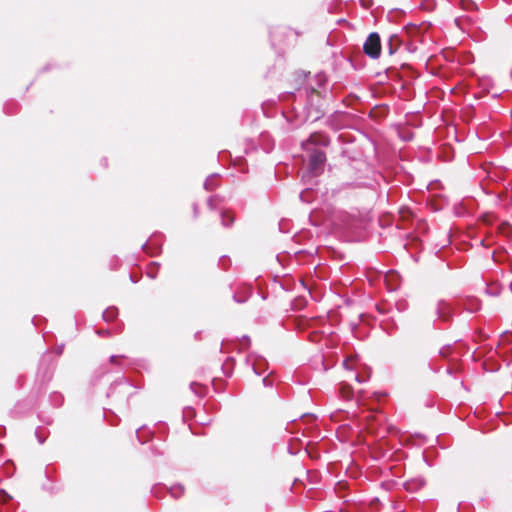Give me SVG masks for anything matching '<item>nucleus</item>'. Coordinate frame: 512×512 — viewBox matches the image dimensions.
Returning <instances> with one entry per match:
<instances>
[{"label": "nucleus", "instance_id": "f257e3e1", "mask_svg": "<svg viewBox=\"0 0 512 512\" xmlns=\"http://www.w3.org/2000/svg\"><path fill=\"white\" fill-rule=\"evenodd\" d=\"M328 96L326 76L322 73L316 74L295 91L283 94L281 100L289 110L284 114L292 113L296 125L307 121L315 122L325 114Z\"/></svg>", "mask_w": 512, "mask_h": 512}, {"label": "nucleus", "instance_id": "f03ea898", "mask_svg": "<svg viewBox=\"0 0 512 512\" xmlns=\"http://www.w3.org/2000/svg\"><path fill=\"white\" fill-rule=\"evenodd\" d=\"M381 49L380 35L377 32L370 33L363 45L364 53L372 59H377L380 57Z\"/></svg>", "mask_w": 512, "mask_h": 512}, {"label": "nucleus", "instance_id": "7ed1b4c3", "mask_svg": "<svg viewBox=\"0 0 512 512\" xmlns=\"http://www.w3.org/2000/svg\"><path fill=\"white\" fill-rule=\"evenodd\" d=\"M330 143L329 137L325 133L315 132L310 135V137L302 143V148L305 151H310L311 149H316L315 146L326 147Z\"/></svg>", "mask_w": 512, "mask_h": 512}, {"label": "nucleus", "instance_id": "20e7f679", "mask_svg": "<svg viewBox=\"0 0 512 512\" xmlns=\"http://www.w3.org/2000/svg\"><path fill=\"white\" fill-rule=\"evenodd\" d=\"M309 152V169L313 173H318L326 161V155L320 149H311Z\"/></svg>", "mask_w": 512, "mask_h": 512}, {"label": "nucleus", "instance_id": "39448f33", "mask_svg": "<svg viewBox=\"0 0 512 512\" xmlns=\"http://www.w3.org/2000/svg\"><path fill=\"white\" fill-rule=\"evenodd\" d=\"M162 490H166L167 492H169L171 497H173L174 499H178L184 494V486L181 484L173 485L169 489L161 485H157L152 488V493L155 497H160V491Z\"/></svg>", "mask_w": 512, "mask_h": 512}, {"label": "nucleus", "instance_id": "423d86ee", "mask_svg": "<svg viewBox=\"0 0 512 512\" xmlns=\"http://www.w3.org/2000/svg\"><path fill=\"white\" fill-rule=\"evenodd\" d=\"M437 317L443 321H448L452 317V308L444 301L440 300L436 308Z\"/></svg>", "mask_w": 512, "mask_h": 512}, {"label": "nucleus", "instance_id": "0eeeda50", "mask_svg": "<svg viewBox=\"0 0 512 512\" xmlns=\"http://www.w3.org/2000/svg\"><path fill=\"white\" fill-rule=\"evenodd\" d=\"M131 389H132V386L126 380H121V381L115 382L110 387L107 395L109 397H112V396L116 395L117 393L125 394V393L129 392Z\"/></svg>", "mask_w": 512, "mask_h": 512}, {"label": "nucleus", "instance_id": "6e6552de", "mask_svg": "<svg viewBox=\"0 0 512 512\" xmlns=\"http://www.w3.org/2000/svg\"><path fill=\"white\" fill-rule=\"evenodd\" d=\"M260 146L265 153H270L274 148V141L268 133H261Z\"/></svg>", "mask_w": 512, "mask_h": 512}, {"label": "nucleus", "instance_id": "1a4fd4ad", "mask_svg": "<svg viewBox=\"0 0 512 512\" xmlns=\"http://www.w3.org/2000/svg\"><path fill=\"white\" fill-rule=\"evenodd\" d=\"M400 46H401L400 37L396 34L390 35L388 42H387V46H386L388 54L389 55L395 54Z\"/></svg>", "mask_w": 512, "mask_h": 512}, {"label": "nucleus", "instance_id": "9d476101", "mask_svg": "<svg viewBox=\"0 0 512 512\" xmlns=\"http://www.w3.org/2000/svg\"><path fill=\"white\" fill-rule=\"evenodd\" d=\"M219 185V175L211 174L209 175L204 182V189L207 191H213Z\"/></svg>", "mask_w": 512, "mask_h": 512}, {"label": "nucleus", "instance_id": "9b49d317", "mask_svg": "<svg viewBox=\"0 0 512 512\" xmlns=\"http://www.w3.org/2000/svg\"><path fill=\"white\" fill-rule=\"evenodd\" d=\"M118 316V309L115 306L108 307L102 314L104 321L111 322Z\"/></svg>", "mask_w": 512, "mask_h": 512}, {"label": "nucleus", "instance_id": "f8f14e48", "mask_svg": "<svg viewBox=\"0 0 512 512\" xmlns=\"http://www.w3.org/2000/svg\"><path fill=\"white\" fill-rule=\"evenodd\" d=\"M339 393L343 399L349 400L353 396V389L347 383H341L339 386Z\"/></svg>", "mask_w": 512, "mask_h": 512}, {"label": "nucleus", "instance_id": "ddd939ff", "mask_svg": "<svg viewBox=\"0 0 512 512\" xmlns=\"http://www.w3.org/2000/svg\"><path fill=\"white\" fill-rule=\"evenodd\" d=\"M136 435H137V438H138L139 442L143 444V443H146L150 439L151 432L148 431L143 426V427H140L139 429H137Z\"/></svg>", "mask_w": 512, "mask_h": 512}, {"label": "nucleus", "instance_id": "4468645a", "mask_svg": "<svg viewBox=\"0 0 512 512\" xmlns=\"http://www.w3.org/2000/svg\"><path fill=\"white\" fill-rule=\"evenodd\" d=\"M250 294H251V289H250V287H246V288H245V290H244V292H243V294H240V295H239V294L235 293V294L233 295V298H234V300H235L237 303H244V302L249 298Z\"/></svg>", "mask_w": 512, "mask_h": 512}, {"label": "nucleus", "instance_id": "2eb2a0df", "mask_svg": "<svg viewBox=\"0 0 512 512\" xmlns=\"http://www.w3.org/2000/svg\"><path fill=\"white\" fill-rule=\"evenodd\" d=\"M221 221L224 227H230L234 222V217L230 216L227 212H221Z\"/></svg>", "mask_w": 512, "mask_h": 512}, {"label": "nucleus", "instance_id": "dca6fc26", "mask_svg": "<svg viewBox=\"0 0 512 512\" xmlns=\"http://www.w3.org/2000/svg\"><path fill=\"white\" fill-rule=\"evenodd\" d=\"M158 266L159 265L157 263H152L147 270V276L150 277L151 279H155L157 275Z\"/></svg>", "mask_w": 512, "mask_h": 512}, {"label": "nucleus", "instance_id": "f3484780", "mask_svg": "<svg viewBox=\"0 0 512 512\" xmlns=\"http://www.w3.org/2000/svg\"><path fill=\"white\" fill-rule=\"evenodd\" d=\"M43 429L42 428H37L36 431H35V435L38 439V442L40 444H43L45 442V439H46V436L43 435Z\"/></svg>", "mask_w": 512, "mask_h": 512}, {"label": "nucleus", "instance_id": "a211bd4d", "mask_svg": "<svg viewBox=\"0 0 512 512\" xmlns=\"http://www.w3.org/2000/svg\"><path fill=\"white\" fill-rule=\"evenodd\" d=\"M480 309V303L477 300L471 301V307L468 308L470 312H476Z\"/></svg>", "mask_w": 512, "mask_h": 512}, {"label": "nucleus", "instance_id": "6ab92c4d", "mask_svg": "<svg viewBox=\"0 0 512 512\" xmlns=\"http://www.w3.org/2000/svg\"><path fill=\"white\" fill-rule=\"evenodd\" d=\"M218 197L217 196H211L209 197L207 201V205L211 210H214L216 208L215 201Z\"/></svg>", "mask_w": 512, "mask_h": 512}, {"label": "nucleus", "instance_id": "aec40b11", "mask_svg": "<svg viewBox=\"0 0 512 512\" xmlns=\"http://www.w3.org/2000/svg\"><path fill=\"white\" fill-rule=\"evenodd\" d=\"M142 249L146 252V253H151L152 255H154L155 253L158 252L159 248H155L154 251H150V244L149 243H145L142 245Z\"/></svg>", "mask_w": 512, "mask_h": 512}, {"label": "nucleus", "instance_id": "412c9836", "mask_svg": "<svg viewBox=\"0 0 512 512\" xmlns=\"http://www.w3.org/2000/svg\"><path fill=\"white\" fill-rule=\"evenodd\" d=\"M241 345L243 346V348H248L250 345V338L248 336H243Z\"/></svg>", "mask_w": 512, "mask_h": 512}, {"label": "nucleus", "instance_id": "4be33fe9", "mask_svg": "<svg viewBox=\"0 0 512 512\" xmlns=\"http://www.w3.org/2000/svg\"><path fill=\"white\" fill-rule=\"evenodd\" d=\"M121 358H124V356H118V355H112L109 359L110 363L111 364H117L118 363V360L121 359Z\"/></svg>", "mask_w": 512, "mask_h": 512}, {"label": "nucleus", "instance_id": "5701e85b", "mask_svg": "<svg viewBox=\"0 0 512 512\" xmlns=\"http://www.w3.org/2000/svg\"><path fill=\"white\" fill-rule=\"evenodd\" d=\"M258 364L257 363H253L252 364V368H253V371L255 372V374L257 375H261L263 373V370H261L260 368H258L257 366Z\"/></svg>", "mask_w": 512, "mask_h": 512}, {"label": "nucleus", "instance_id": "b1692460", "mask_svg": "<svg viewBox=\"0 0 512 512\" xmlns=\"http://www.w3.org/2000/svg\"><path fill=\"white\" fill-rule=\"evenodd\" d=\"M97 333L100 336H108V335H110V331L109 330H99Z\"/></svg>", "mask_w": 512, "mask_h": 512}, {"label": "nucleus", "instance_id": "393cba45", "mask_svg": "<svg viewBox=\"0 0 512 512\" xmlns=\"http://www.w3.org/2000/svg\"><path fill=\"white\" fill-rule=\"evenodd\" d=\"M355 379H356V381H357V382H359V383H364V382L366 381V378H364V377H362V376H360V375H358V374H357V375H355Z\"/></svg>", "mask_w": 512, "mask_h": 512}, {"label": "nucleus", "instance_id": "a878e982", "mask_svg": "<svg viewBox=\"0 0 512 512\" xmlns=\"http://www.w3.org/2000/svg\"><path fill=\"white\" fill-rule=\"evenodd\" d=\"M193 211H194V216L197 217L198 216V205L196 203L193 204Z\"/></svg>", "mask_w": 512, "mask_h": 512}, {"label": "nucleus", "instance_id": "bb28decb", "mask_svg": "<svg viewBox=\"0 0 512 512\" xmlns=\"http://www.w3.org/2000/svg\"><path fill=\"white\" fill-rule=\"evenodd\" d=\"M5 433V428L0 426V438L4 435Z\"/></svg>", "mask_w": 512, "mask_h": 512}, {"label": "nucleus", "instance_id": "cd10ccee", "mask_svg": "<svg viewBox=\"0 0 512 512\" xmlns=\"http://www.w3.org/2000/svg\"><path fill=\"white\" fill-rule=\"evenodd\" d=\"M315 337H316V335L314 336L313 334H311L310 335V341L317 342L318 340Z\"/></svg>", "mask_w": 512, "mask_h": 512}, {"label": "nucleus", "instance_id": "c85d7f7f", "mask_svg": "<svg viewBox=\"0 0 512 512\" xmlns=\"http://www.w3.org/2000/svg\"><path fill=\"white\" fill-rule=\"evenodd\" d=\"M263 384H264L265 386H269V385H271V384L268 382V379H267V378H264V379H263Z\"/></svg>", "mask_w": 512, "mask_h": 512}, {"label": "nucleus", "instance_id": "c756f323", "mask_svg": "<svg viewBox=\"0 0 512 512\" xmlns=\"http://www.w3.org/2000/svg\"><path fill=\"white\" fill-rule=\"evenodd\" d=\"M5 112H6V113H8V114L12 113V111H10V110L8 109V106H5Z\"/></svg>", "mask_w": 512, "mask_h": 512}, {"label": "nucleus", "instance_id": "7c9ffc66", "mask_svg": "<svg viewBox=\"0 0 512 512\" xmlns=\"http://www.w3.org/2000/svg\"><path fill=\"white\" fill-rule=\"evenodd\" d=\"M108 421H109V423L111 424V426L116 425V423L112 422L111 420H108Z\"/></svg>", "mask_w": 512, "mask_h": 512}, {"label": "nucleus", "instance_id": "2f4dec72", "mask_svg": "<svg viewBox=\"0 0 512 512\" xmlns=\"http://www.w3.org/2000/svg\"><path fill=\"white\" fill-rule=\"evenodd\" d=\"M130 278H131L132 282H137V280L133 279L132 275H130Z\"/></svg>", "mask_w": 512, "mask_h": 512}, {"label": "nucleus", "instance_id": "473e14b6", "mask_svg": "<svg viewBox=\"0 0 512 512\" xmlns=\"http://www.w3.org/2000/svg\"><path fill=\"white\" fill-rule=\"evenodd\" d=\"M62 353V348H59L58 349V354H61Z\"/></svg>", "mask_w": 512, "mask_h": 512}]
</instances>
